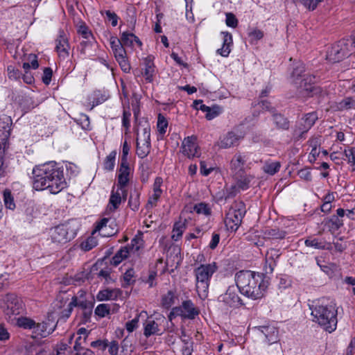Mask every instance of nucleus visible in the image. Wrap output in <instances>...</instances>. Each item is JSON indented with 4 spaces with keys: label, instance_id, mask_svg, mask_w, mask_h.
<instances>
[{
    "label": "nucleus",
    "instance_id": "f257e3e1",
    "mask_svg": "<svg viewBox=\"0 0 355 355\" xmlns=\"http://www.w3.org/2000/svg\"><path fill=\"white\" fill-rule=\"evenodd\" d=\"M32 174L33 187L37 191L47 189L51 193L57 194L67 187L63 168L55 162L35 166Z\"/></svg>",
    "mask_w": 355,
    "mask_h": 355
},
{
    "label": "nucleus",
    "instance_id": "f03ea898",
    "mask_svg": "<svg viewBox=\"0 0 355 355\" xmlns=\"http://www.w3.org/2000/svg\"><path fill=\"white\" fill-rule=\"evenodd\" d=\"M309 307L313 322L329 333L336 329L338 309L333 302L326 298H320L309 302Z\"/></svg>",
    "mask_w": 355,
    "mask_h": 355
},
{
    "label": "nucleus",
    "instance_id": "7ed1b4c3",
    "mask_svg": "<svg viewBox=\"0 0 355 355\" xmlns=\"http://www.w3.org/2000/svg\"><path fill=\"white\" fill-rule=\"evenodd\" d=\"M234 279L240 293L252 300L261 298L268 285L263 274L251 270L239 271Z\"/></svg>",
    "mask_w": 355,
    "mask_h": 355
},
{
    "label": "nucleus",
    "instance_id": "20e7f679",
    "mask_svg": "<svg viewBox=\"0 0 355 355\" xmlns=\"http://www.w3.org/2000/svg\"><path fill=\"white\" fill-rule=\"evenodd\" d=\"M304 64L298 62L293 68L291 78L297 86V95L300 98H308L314 95H321L322 90L320 87L313 85L315 77L304 73Z\"/></svg>",
    "mask_w": 355,
    "mask_h": 355
},
{
    "label": "nucleus",
    "instance_id": "39448f33",
    "mask_svg": "<svg viewBox=\"0 0 355 355\" xmlns=\"http://www.w3.org/2000/svg\"><path fill=\"white\" fill-rule=\"evenodd\" d=\"M217 269L218 267L215 262L207 264H200L194 269L196 288L198 296L201 299L207 297L211 279Z\"/></svg>",
    "mask_w": 355,
    "mask_h": 355
},
{
    "label": "nucleus",
    "instance_id": "423d86ee",
    "mask_svg": "<svg viewBox=\"0 0 355 355\" xmlns=\"http://www.w3.org/2000/svg\"><path fill=\"white\" fill-rule=\"evenodd\" d=\"M78 227V223L71 220L51 228L50 237L52 242L56 243H67L76 236Z\"/></svg>",
    "mask_w": 355,
    "mask_h": 355
},
{
    "label": "nucleus",
    "instance_id": "0eeeda50",
    "mask_svg": "<svg viewBox=\"0 0 355 355\" xmlns=\"http://www.w3.org/2000/svg\"><path fill=\"white\" fill-rule=\"evenodd\" d=\"M246 213L245 205L242 202H234L229 208L225 218L227 229L232 232L238 230Z\"/></svg>",
    "mask_w": 355,
    "mask_h": 355
},
{
    "label": "nucleus",
    "instance_id": "6e6552de",
    "mask_svg": "<svg viewBox=\"0 0 355 355\" xmlns=\"http://www.w3.org/2000/svg\"><path fill=\"white\" fill-rule=\"evenodd\" d=\"M142 248V240L135 237L130 243L121 248L112 257L110 263L116 266L128 257H137L139 256V250Z\"/></svg>",
    "mask_w": 355,
    "mask_h": 355
},
{
    "label": "nucleus",
    "instance_id": "1a4fd4ad",
    "mask_svg": "<svg viewBox=\"0 0 355 355\" xmlns=\"http://www.w3.org/2000/svg\"><path fill=\"white\" fill-rule=\"evenodd\" d=\"M317 112H311L304 114L296 123L293 130V137L297 139L304 138L306 134L318 120Z\"/></svg>",
    "mask_w": 355,
    "mask_h": 355
},
{
    "label": "nucleus",
    "instance_id": "9d476101",
    "mask_svg": "<svg viewBox=\"0 0 355 355\" xmlns=\"http://www.w3.org/2000/svg\"><path fill=\"white\" fill-rule=\"evenodd\" d=\"M256 335L266 344L272 345L279 340V330L273 325L255 327Z\"/></svg>",
    "mask_w": 355,
    "mask_h": 355
},
{
    "label": "nucleus",
    "instance_id": "9b49d317",
    "mask_svg": "<svg viewBox=\"0 0 355 355\" xmlns=\"http://www.w3.org/2000/svg\"><path fill=\"white\" fill-rule=\"evenodd\" d=\"M349 55L348 44L345 41H340L334 44L327 53V60L336 63L343 60Z\"/></svg>",
    "mask_w": 355,
    "mask_h": 355
},
{
    "label": "nucleus",
    "instance_id": "f8f14e48",
    "mask_svg": "<svg viewBox=\"0 0 355 355\" xmlns=\"http://www.w3.org/2000/svg\"><path fill=\"white\" fill-rule=\"evenodd\" d=\"M196 141V137L192 135L185 137L182 141L180 151L189 159L199 157L200 155V148Z\"/></svg>",
    "mask_w": 355,
    "mask_h": 355
},
{
    "label": "nucleus",
    "instance_id": "ddd939ff",
    "mask_svg": "<svg viewBox=\"0 0 355 355\" xmlns=\"http://www.w3.org/2000/svg\"><path fill=\"white\" fill-rule=\"evenodd\" d=\"M218 302L230 308H237L243 304L234 286H229L226 292L218 297Z\"/></svg>",
    "mask_w": 355,
    "mask_h": 355
},
{
    "label": "nucleus",
    "instance_id": "4468645a",
    "mask_svg": "<svg viewBox=\"0 0 355 355\" xmlns=\"http://www.w3.org/2000/svg\"><path fill=\"white\" fill-rule=\"evenodd\" d=\"M171 314H175L192 320L199 314V311L195 307L192 301L189 300L182 302L180 306L173 308Z\"/></svg>",
    "mask_w": 355,
    "mask_h": 355
},
{
    "label": "nucleus",
    "instance_id": "2eb2a0df",
    "mask_svg": "<svg viewBox=\"0 0 355 355\" xmlns=\"http://www.w3.org/2000/svg\"><path fill=\"white\" fill-rule=\"evenodd\" d=\"M128 191L125 189L116 187V189H112L109 199L108 209L111 211L117 209L121 202L126 200Z\"/></svg>",
    "mask_w": 355,
    "mask_h": 355
},
{
    "label": "nucleus",
    "instance_id": "dca6fc26",
    "mask_svg": "<svg viewBox=\"0 0 355 355\" xmlns=\"http://www.w3.org/2000/svg\"><path fill=\"white\" fill-rule=\"evenodd\" d=\"M56 324L49 321H42V322H36L32 331V337L34 338H46L51 334L55 329Z\"/></svg>",
    "mask_w": 355,
    "mask_h": 355
},
{
    "label": "nucleus",
    "instance_id": "f3484780",
    "mask_svg": "<svg viewBox=\"0 0 355 355\" xmlns=\"http://www.w3.org/2000/svg\"><path fill=\"white\" fill-rule=\"evenodd\" d=\"M70 45L68 38L64 32L62 30L59 31V35L55 40V51L60 58L66 59L69 55Z\"/></svg>",
    "mask_w": 355,
    "mask_h": 355
},
{
    "label": "nucleus",
    "instance_id": "a211bd4d",
    "mask_svg": "<svg viewBox=\"0 0 355 355\" xmlns=\"http://www.w3.org/2000/svg\"><path fill=\"white\" fill-rule=\"evenodd\" d=\"M6 314L8 315H17L21 313L22 304L21 300L15 295H8L6 297Z\"/></svg>",
    "mask_w": 355,
    "mask_h": 355
},
{
    "label": "nucleus",
    "instance_id": "6ab92c4d",
    "mask_svg": "<svg viewBox=\"0 0 355 355\" xmlns=\"http://www.w3.org/2000/svg\"><path fill=\"white\" fill-rule=\"evenodd\" d=\"M131 168L128 162H120L116 187L125 189L130 181Z\"/></svg>",
    "mask_w": 355,
    "mask_h": 355
},
{
    "label": "nucleus",
    "instance_id": "aec40b11",
    "mask_svg": "<svg viewBox=\"0 0 355 355\" xmlns=\"http://www.w3.org/2000/svg\"><path fill=\"white\" fill-rule=\"evenodd\" d=\"M345 209L343 208H338L336 210V215L332 216L327 223V225L332 234L343 226V220L342 218L345 216Z\"/></svg>",
    "mask_w": 355,
    "mask_h": 355
},
{
    "label": "nucleus",
    "instance_id": "412c9836",
    "mask_svg": "<svg viewBox=\"0 0 355 355\" xmlns=\"http://www.w3.org/2000/svg\"><path fill=\"white\" fill-rule=\"evenodd\" d=\"M279 257L280 252L277 249L271 248L267 251L265 266L266 273H272L273 272Z\"/></svg>",
    "mask_w": 355,
    "mask_h": 355
},
{
    "label": "nucleus",
    "instance_id": "4be33fe9",
    "mask_svg": "<svg viewBox=\"0 0 355 355\" xmlns=\"http://www.w3.org/2000/svg\"><path fill=\"white\" fill-rule=\"evenodd\" d=\"M122 295V291L119 288H105L101 290L96 295L98 301L116 300Z\"/></svg>",
    "mask_w": 355,
    "mask_h": 355
},
{
    "label": "nucleus",
    "instance_id": "5701e85b",
    "mask_svg": "<svg viewBox=\"0 0 355 355\" xmlns=\"http://www.w3.org/2000/svg\"><path fill=\"white\" fill-rule=\"evenodd\" d=\"M245 157V155L240 153H236L233 156L230 162V168L235 175H238L243 171V166L246 162Z\"/></svg>",
    "mask_w": 355,
    "mask_h": 355
},
{
    "label": "nucleus",
    "instance_id": "b1692460",
    "mask_svg": "<svg viewBox=\"0 0 355 355\" xmlns=\"http://www.w3.org/2000/svg\"><path fill=\"white\" fill-rule=\"evenodd\" d=\"M241 137L233 132H229L220 139L218 146L222 148H229L237 146Z\"/></svg>",
    "mask_w": 355,
    "mask_h": 355
},
{
    "label": "nucleus",
    "instance_id": "393cba45",
    "mask_svg": "<svg viewBox=\"0 0 355 355\" xmlns=\"http://www.w3.org/2000/svg\"><path fill=\"white\" fill-rule=\"evenodd\" d=\"M85 293L81 291L80 297L73 296L71 302L69 304V313H71L73 307L80 308L82 310L92 307L91 303L84 297Z\"/></svg>",
    "mask_w": 355,
    "mask_h": 355
},
{
    "label": "nucleus",
    "instance_id": "a878e982",
    "mask_svg": "<svg viewBox=\"0 0 355 355\" xmlns=\"http://www.w3.org/2000/svg\"><path fill=\"white\" fill-rule=\"evenodd\" d=\"M110 44L116 60L126 57V51L123 47L124 46L120 43L119 38L116 37H111Z\"/></svg>",
    "mask_w": 355,
    "mask_h": 355
},
{
    "label": "nucleus",
    "instance_id": "bb28decb",
    "mask_svg": "<svg viewBox=\"0 0 355 355\" xmlns=\"http://www.w3.org/2000/svg\"><path fill=\"white\" fill-rule=\"evenodd\" d=\"M10 130L9 123L0 119V150L6 148Z\"/></svg>",
    "mask_w": 355,
    "mask_h": 355
},
{
    "label": "nucleus",
    "instance_id": "cd10ccee",
    "mask_svg": "<svg viewBox=\"0 0 355 355\" xmlns=\"http://www.w3.org/2000/svg\"><path fill=\"white\" fill-rule=\"evenodd\" d=\"M144 326V335L146 338L153 335L162 334L159 324L153 320H147Z\"/></svg>",
    "mask_w": 355,
    "mask_h": 355
},
{
    "label": "nucleus",
    "instance_id": "c85d7f7f",
    "mask_svg": "<svg viewBox=\"0 0 355 355\" xmlns=\"http://www.w3.org/2000/svg\"><path fill=\"white\" fill-rule=\"evenodd\" d=\"M119 40L125 46H133L134 43L137 44L139 46L142 44L141 42L135 35L129 32H123Z\"/></svg>",
    "mask_w": 355,
    "mask_h": 355
},
{
    "label": "nucleus",
    "instance_id": "c756f323",
    "mask_svg": "<svg viewBox=\"0 0 355 355\" xmlns=\"http://www.w3.org/2000/svg\"><path fill=\"white\" fill-rule=\"evenodd\" d=\"M272 116L273 123L278 129L288 130L289 128V121L282 114L275 112Z\"/></svg>",
    "mask_w": 355,
    "mask_h": 355
},
{
    "label": "nucleus",
    "instance_id": "7c9ffc66",
    "mask_svg": "<svg viewBox=\"0 0 355 355\" xmlns=\"http://www.w3.org/2000/svg\"><path fill=\"white\" fill-rule=\"evenodd\" d=\"M128 206L134 211H137L139 208L140 192L136 189L130 192L128 199Z\"/></svg>",
    "mask_w": 355,
    "mask_h": 355
},
{
    "label": "nucleus",
    "instance_id": "2f4dec72",
    "mask_svg": "<svg viewBox=\"0 0 355 355\" xmlns=\"http://www.w3.org/2000/svg\"><path fill=\"white\" fill-rule=\"evenodd\" d=\"M144 76L148 82H151L155 70L153 62L150 56L144 59Z\"/></svg>",
    "mask_w": 355,
    "mask_h": 355
},
{
    "label": "nucleus",
    "instance_id": "473e14b6",
    "mask_svg": "<svg viewBox=\"0 0 355 355\" xmlns=\"http://www.w3.org/2000/svg\"><path fill=\"white\" fill-rule=\"evenodd\" d=\"M280 167L281 164L279 162L267 161L262 169L266 173L273 175L279 171Z\"/></svg>",
    "mask_w": 355,
    "mask_h": 355
},
{
    "label": "nucleus",
    "instance_id": "72a5a7b5",
    "mask_svg": "<svg viewBox=\"0 0 355 355\" xmlns=\"http://www.w3.org/2000/svg\"><path fill=\"white\" fill-rule=\"evenodd\" d=\"M150 142L144 143L137 141L136 153L140 158H144L148 156L150 151Z\"/></svg>",
    "mask_w": 355,
    "mask_h": 355
},
{
    "label": "nucleus",
    "instance_id": "f704fd0d",
    "mask_svg": "<svg viewBox=\"0 0 355 355\" xmlns=\"http://www.w3.org/2000/svg\"><path fill=\"white\" fill-rule=\"evenodd\" d=\"M137 131V141L144 143L150 142V128L149 124L146 123L143 125L141 133L139 132V129Z\"/></svg>",
    "mask_w": 355,
    "mask_h": 355
},
{
    "label": "nucleus",
    "instance_id": "c9c22d12",
    "mask_svg": "<svg viewBox=\"0 0 355 355\" xmlns=\"http://www.w3.org/2000/svg\"><path fill=\"white\" fill-rule=\"evenodd\" d=\"M17 325L24 329H29L33 331L35 321L28 317H19L17 319Z\"/></svg>",
    "mask_w": 355,
    "mask_h": 355
},
{
    "label": "nucleus",
    "instance_id": "e433bc0d",
    "mask_svg": "<svg viewBox=\"0 0 355 355\" xmlns=\"http://www.w3.org/2000/svg\"><path fill=\"white\" fill-rule=\"evenodd\" d=\"M182 336L184 338L182 339V341L183 343V345L181 349L182 354V355H191L193 349V342L192 341L191 338H189V337H186L185 334L182 332Z\"/></svg>",
    "mask_w": 355,
    "mask_h": 355
},
{
    "label": "nucleus",
    "instance_id": "4c0bfd02",
    "mask_svg": "<svg viewBox=\"0 0 355 355\" xmlns=\"http://www.w3.org/2000/svg\"><path fill=\"white\" fill-rule=\"evenodd\" d=\"M116 157V152L112 151L105 159L103 162V168L106 171H112L115 165V159Z\"/></svg>",
    "mask_w": 355,
    "mask_h": 355
},
{
    "label": "nucleus",
    "instance_id": "58836bf2",
    "mask_svg": "<svg viewBox=\"0 0 355 355\" xmlns=\"http://www.w3.org/2000/svg\"><path fill=\"white\" fill-rule=\"evenodd\" d=\"M253 179L252 175H240L236 182V187L241 190H246L249 188L251 180Z\"/></svg>",
    "mask_w": 355,
    "mask_h": 355
},
{
    "label": "nucleus",
    "instance_id": "ea45409f",
    "mask_svg": "<svg viewBox=\"0 0 355 355\" xmlns=\"http://www.w3.org/2000/svg\"><path fill=\"white\" fill-rule=\"evenodd\" d=\"M174 301L175 293L173 291H168L162 297V306L165 309H168L174 304Z\"/></svg>",
    "mask_w": 355,
    "mask_h": 355
},
{
    "label": "nucleus",
    "instance_id": "a19ab883",
    "mask_svg": "<svg viewBox=\"0 0 355 355\" xmlns=\"http://www.w3.org/2000/svg\"><path fill=\"white\" fill-rule=\"evenodd\" d=\"M193 210L198 214H203L205 216H210L211 209L210 206L205 202H200L193 206Z\"/></svg>",
    "mask_w": 355,
    "mask_h": 355
},
{
    "label": "nucleus",
    "instance_id": "79ce46f5",
    "mask_svg": "<svg viewBox=\"0 0 355 355\" xmlns=\"http://www.w3.org/2000/svg\"><path fill=\"white\" fill-rule=\"evenodd\" d=\"M168 127V121L161 114H159L157 117V128L159 135H164L166 132V129Z\"/></svg>",
    "mask_w": 355,
    "mask_h": 355
},
{
    "label": "nucleus",
    "instance_id": "37998d69",
    "mask_svg": "<svg viewBox=\"0 0 355 355\" xmlns=\"http://www.w3.org/2000/svg\"><path fill=\"white\" fill-rule=\"evenodd\" d=\"M110 222V219L107 218H102L100 221L96 223L94 231L101 232V234L103 236H110L112 235V233H107L106 228L107 226V223Z\"/></svg>",
    "mask_w": 355,
    "mask_h": 355
},
{
    "label": "nucleus",
    "instance_id": "c03bdc74",
    "mask_svg": "<svg viewBox=\"0 0 355 355\" xmlns=\"http://www.w3.org/2000/svg\"><path fill=\"white\" fill-rule=\"evenodd\" d=\"M110 305L108 304H98L95 309L94 313L100 318H104L110 313Z\"/></svg>",
    "mask_w": 355,
    "mask_h": 355
},
{
    "label": "nucleus",
    "instance_id": "a18cd8bd",
    "mask_svg": "<svg viewBox=\"0 0 355 355\" xmlns=\"http://www.w3.org/2000/svg\"><path fill=\"white\" fill-rule=\"evenodd\" d=\"M28 62L23 64V68L24 70H28L30 68L36 69L39 67L37 55L35 54H30L28 57Z\"/></svg>",
    "mask_w": 355,
    "mask_h": 355
},
{
    "label": "nucleus",
    "instance_id": "49530a36",
    "mask_svg": "<svg viewBox=\"0 0 355 355\" xmlns=\"http://www.w3.org/2000/svg\"><path fill=\"white\" fill-rule=\"evenodd\" d=\"M184 229V225L182 223H176L173 227V234L171 236L172 239L174 241L179 240V239L181 238Z\"/></svg>",
    "mask_w": 355,
    "mask_h": 355
},
{
    "label": "nucleus",
    "instance_id": "de8ad7c7",
    "mask_svg": "<svg viewBox=\"0 0 355 355\" xmlns=\"http://www.w3.org/2000/svg\"><path fill=\"white\" fill-rule=\"evenodd\" d=\"M3 200H4L5 206L7 209L13 210L15 208V204L14 202V199L11 195L10 191H4Z\"/></svg>",
    "mask_w": 355,
    "mask_h": 355
},
{
    "label": "nucleus",
    "instance_id": "09e8293b",
    "mask_svg": "<svg viewBox=\"0 0 355 355\" xmlns=\"http://www.w3.org/2000/svg\"><path fill=\"white\" fill-rule=\"evenodd\" d=\"M111 270L110 268H105L100 270L98 277L105 279V284H110L114 282V279L111 277Z\"/></svg>",
    "mask_w": 355,
    "mask_h": 355
},
{
    "label": "nucleus",
    "instance_id": "8fccbe9b",
    "mask_svg": "<svg viewBox=\"0 0 355 355\" xmlns=\"http://www.w3.org/2000/svg\"><path fill=\"white\" fill-rule=\"evenodd\" d=\"M345 155L348 163L352 166L353 171H355V148L352 147L345 150Z\"/></svg>",
    "mask_w": 355,
    "mask_h": 355
},
{
    "label": "nucleus",
    "instance_id": "3c124183",
    "mask_svg": "<svg viewBox=\"0 0 355 355\" xmlns=\"http://www.w3.org/2000/svg\"><path fill=\"white\" fill-rule=\"evenodd\" d=\"M266 234L270 238L273 239H282L286 235L285 232L279 231L278 229L268 230Z\"/></svg>",
    "mask_w": 355,
    "mask_h": 355
},
{
    "label": "nucleus",
    "instance_id": "603ef678",
    "mask_svg": "<svg viewBox=\"0 0 355 355\" xmlns=\"http://www.w3.org/2000/svg\"><path fill=\"white\" fill-rule=\"evenodd\" d=\"M78 33L85 40H88L89 41V40H94L92 32L85 25H81L79 26Z\"/></svg>",
    "mask_w": 355,
    "mask_h": 355
},
{
    "label": "nucleus",
    "instance_id": "864d4df0",
    "mask_svg": "<svg viewBox=\"0 0 355 355\" xmlns=\"http://www.w3.org/2000/svg\"><path fill=\"white\" fill-rule=\"evenodd\" d=\"M162 193L153 192V195L150 196L148 200L146 208L149 209L156 206L157 202L159 199Z\"/></svg>",
    "mask_w": 355,
    "mask_h": 355
},
{
    "label": "nucleus",
    "instance_id": "5fc2aeb1",
    "mask_svg": "<svg viewBox=\"0 0 355 355\" xmlns=\"http://www.w3.org/2000/svg\"><path fill=\"white\" fill-rule=\"evenodd\" d=\"M339 107L345 110L355 107V101L352 98H345L339 103Z\"/></svg>",
    "mask_w": 355,
    "mask_h": 355
},
{
    "label": "nucleus",
    "instance_id": "6e6d98bb",
    "mask_svg": "<svg viewBox=\"0 0 355 355\" xmlns=\"http://www.w3.org/2000/svg\"><path fill=\"white\" fill-rule=\"evenodd\" d=\"M300 1L308 10H313L322 0H300Z\"/></svg>",
    "mask_w": 355,
    "mask_h": 355
},
{
    "label": "nucleus",
    "instance_id": "4d7b16f0",
    "mask_svg": "<svg viewBox=\"0 0 355 355\" xmlns=\"http://www.w3.org/2000/svg\"><path fill=\"white\" fill-rule=\"evenodd\" d=\"M304 244L307 247L314 248L315 249H320V248H324L322 246V242L319 241V240L316 238H309L306 239Z\"/></svg>",
    "mask_w": 355,
    "mask_h": 355
},
{
    "label": "nucleus",
    "instance_id": "13d9d810",
    "mask_svg": "<svg viewBox=\"0 0 355 355\" xmlns=\"http://www.w3.org/2000/svg\"><path fill=\"white\" fill-rule=\"evenodd\" d=\"M7 70L8 78L11 80H18L21 75L20 71L12 66H8Z\"/></svg>",
    "mask_w": 355,
    "mask_h": 355
},
{
    "label": "nucleus",
    "instance_id": "bf43d9fd",
    "mask_svg": "<svg viewBox=\"0 0 355 355\" xmlns=\"http://www.w3.org/2000/svg\"><path fill=\"white\" fill-rule=\"evenodd\" d=\"M225 23L229 27L236 28L238 25V20L234 14L227 12L226 13Z\"/></svg>",
    "mask_w": 355,
    "mask_h": 355
},
{
    "label": "nucleus",
    "instance_id": "052dcab7",
    "mask_svg": "<svg viewBox=\"0 0 355 355\" xmlns=\"http://www.w3.org/2000/svg\"><path fill=\"white\" fill-rule=\"evenodd\" d=\"M135 270L132 268H130L125 271L123 275V279L127 285H130L135 282Z\"/></svg>",
    "mask_w": 355,
    "mask_h": 355
},
{
    "label": "nucleus",
    "instance_id": "680f3d73",
    "mask_svg": "<svg viewBox=\"0 0 355 355\" xmlns=\"http://www.w3.org/2000/svg\"><path fill=\"white\" fill-rule=\"evenodd\" d=\"M214 168L212 166H207L205 161H200V173L204 176H208L213 171Z\"/></svg>",
    "mask_w": 355,
    "mask_h": 355
},
{
    "label": "nucleus",
    "instance_id": "e2e57ef3",
    "mask_svg": "<svg viewBox=\"0 0 355 355\" xmlns=\"http://www.w3.org/2000/svg\"><path fill=\"white\" fill-rule=\"evenodd\" d=\"M96 245V242L94 238H88L86 241L81 243V248L85 251H89Z\"/></svg>",
    "mask_w": 355,
    "mask_h": 355
},
{
    "label": "nucleus",
    "instance_id": "0e129e2a",
    "mask_svg": "<svg viewBox=\"0 0 355 355\" xmlns=\"http://www.w3.org/2000/svg\"><path fill=\"white\" fill-rule=\"evenodd\" d=\"M139 318V315H137L135 318L125 323V328L128 332H132L137 327Z\"/></svg>",
    "mask_w": 355,
    "mask_h": 355
},
{
    "label": "nucleus",
    "instance_id": "69168bd1",
    "mask_svg": "<svg viewBox=\"0 0 355 355\" xmlns=\"http://www.w3.org/2000/svg\"><path fill=\"white\" fill-rule=\"evenodd\" d=\"M130 116L131 113L128 110H123L122 117V125L125 128L126 130H128L130 127Z\"/></svg>",
    "mask_w": 355,
    "mask_h": 355
},
{
    "label": "nucleus",
    "instance_id": "338daca9",
    "mask_svg": "<svg viewBox=\"0 0 355 355\" xmlns=\"http://www.w3.org/2000/svg\"><path fill=\"white\" fill-rule=\"evenodd\" d=\"M53 71L52 69L49 67H46L44 69L43 76H42V81L45 85H49L51 80Z\"/></svg>",
    "mask_w": 355,
    "mask_h": 355
},
{
    "label": "nucleus",
    "instance_id": "774afa93",
    "mask_svg": "<svg viewBox=\"0 0 355 355\" xmlns=\"http://www.w3.org/2000/svg\"><path fill=\"white\" fill-rule=\"evenodd\" d=\"M107 347L110 355H118L119 347L117 341L112 340L110 343H107Z\"/></svg>",
    "mask_w": 355,
    "mask_h": 355
}]
</instances>
